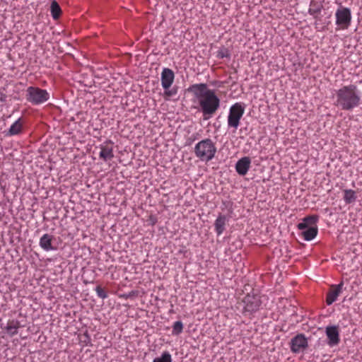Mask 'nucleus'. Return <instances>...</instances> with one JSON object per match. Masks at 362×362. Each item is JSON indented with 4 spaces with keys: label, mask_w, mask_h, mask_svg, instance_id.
<instances>
[{
    "label": "nucleus",
    "mask_w": 362,
    "mask_h": 362,
    "mask_svg": "<svg viewBox=\"0 0 362 362\" xmlns=\"http://www.w3.org/2000/svg\"><path fill=\"white\" fill-rule=\"evenodd\" d=\"M308 347V341L304 334H300L291 341V350L293 353H300Z\"/></svg>",
    "instance_id": "nucleus-10"
},
{
    "label": "nucleus",
    "mask_w": 362,
    "mask_h": 362,
    "mask_svg": "<svg viewBox=\"0 0 362 362\" xmlns=\"http://www.w3.org/2000/svg\"><path fill=\"white\" fill-rule=\"evenodd\" d=\"M245 112V105L240 103H236L233 105L230 109L228 115V127L236 130L240 123V119Z\"/></svg>",
    "instance_id": "nucleus-5"
},
{
    "label": "nucleus",
    "mask_w": 362,
    "mask_h": 362,
    "mask_svg": "<svg viewBox=\"0 0 362 362\" xmlns=\"http://www.w3.org/2000/svg\"><path fill=\"white\" fill-rule=\"evenodd\" d=\"M100 158L103 159L104 161H107L113 158L114 153L112 147L107 145H100Z\"/></svg>",
    "instance_id": "nucleus-16"
},
{
    "label": "nucleus",
    "mask_w": 362,
    "mask_h": 362,
    "mask_svg": "<svg viewBox=\"0 0 362 362\" xmlns=\"http://www.w3.org/2000/svg\"><path fill=\"white\" fill-rule=\"evenodd\" d=\"M344 201L346 204H351L356 200L357 196L355 191L352 189L344 190Z\"/></svg>",
    "instance_id": "nucleus-20"
},
{
    "label": "nucleus",
    "mask_w": 362,
    "mask_h": 362,
    "mask_svg": "<svg viewBox=\"0 0 362 362\" xmlns=\"http://www.w3.org/2000/svg\"><path fill=\"white\" fill-rule=\"evenodd\" d=\"M97 295L98 297H100V298L102 299H105L106 298H107V293L105 292V291L100 286H97L95 289Z\"/></svg>",
    "instance_id": "nucleus-25"
},
{
    "label": "nucleus",
    "mask_w": 362,
    "mask_h": 362,
    "mask_svg": "<svg viewBox=\"0 0 362 362\" xmlns=\"http://www.w3.org/2000/svg\"><path fill=\"white\" fill-rule=\"evenodd\" d=\"M301 231V235L303 237V238L306 241H310L316 237L318 232V229L317 226H315L313 227H310V228H306Z\"/></svg>",
    "instance_id": "nucleus-19"
},
{
    "label": "nucleus",
    "mask_w": 362,
    "mask_h": 362,
    "mask_svg": "<svg viewBox=\"0 0 362 362\" xmlns=\"http://www.w3.org/2000/svg\"><path fill=\"white\" fill-rule=\"evenodd\" d=\"M195 101L199 104L204 119H208L220 107V99L214 90L209 89L205 83L194 84L191 87Z\"/></svg>",
    "instance_id": "nucleus-1"
},
{
    "label": "nucleus",
    "mask_w": 362,
    "mask_h": 362,
    "mask_svg": "<svg viewBox=\"0 0 362 362\" xmlns=\"http://www.w3.org/2000/svg\"><path fill=\"white\" fill-rule=\"evenodd\" d=\"M26 100L33 105L45 103L49 99V93L45 89L29 86L26 89Z\"/></svg>",
    "instance_id": "nucleus-4"
},
{
    "label": "nucleus",
    "mask_w": 362,
    "mask_h": 362,
    "mask_svg": "<svg viewBox=\"0 0 362 362\" xmlns=\"http://www.w3.org/2000/svg\"><path fill=\"white\" fill-rule=\"evenodd\" d=\"M216 151L215 142L209 138L199 141L194 148L196 157L205 162L211 160L214 158Z\"/></svg>",
    "instance_id": "nucleus-3"
},
{
    "label": "nucleus",
    "mask_w": 362,
    "mask_h": 362,
    "mask_svg": "<svg viewBox=\"0 0 362 362\" xmlns=\"http://www.w3.org/2000/svg\"><path fill=\"white\" fill-rule=\"evenodd\" d=\"M250 165L251 159L247 156L243 157L237 161L235 164V170L238 175L244 176L247 173L250 168Z\"/></svg>",
    "instance_id": "nucleus-12"
},
{
    "label": "nucleus",
    "mask_w": 362,
    "mask_h": 362,
    "mask_svg": "<svg viewBox=\"0 0 362 362\" xmlns=\"http://www.w3.org/2000/svg\"><path fill=\"white\" fill-rule=\"evenodd\" d=\"M226 221V217L223 215H219L216 219L214 227L215 231L218 235H221L223 233Z\"/></svg>",
    "instance_id": "nucleus-17"
},
{
    "label": "nucleus",
    "mask_w": 362,
    "mask_h": 362,
    "mask_svg": "<svg viewBox=\"0 0 362 362\" xmlns=\"http://www.w3.org/2000/svg\"><path fill=\"white\" fill-rule=\"evenodd\" d=\"M344 284L341 282L337 285H332L327 294L326 303L328 305H332L337 300L338 296L341 293Z\"/></svg>",
    "instance_id": "nucleus-11"
},
{
    "label": "nucleus",
    "mask_w": 362,
    "mask_h": 362,
    "mask_svg": "<svg viewBox=\"0 0 362 362\" xmlns=\"http://www.w3.org/2000/svg\"><path fill=\"white\" fill-rule=\"evenodd\" d=\"M84 336L87 338V339L89 340V337H88V335L87 334H85Z\"/></svg>",
    "instance_id": "nucleus-26"
},
{
    "label": "nucleus",
    "mask_w": 362,
    "mask_h": 362,
    "mask_svg": "<svg viewBox=\"0 0 362 362\" xmlns=\"http://www.w3.org/2000/svg\"><path fill=\"white\" fill-rule=\"evenodd\" d=\"M243 303L244 312L252 314L259 309L262 302L259 296L247 294L243 299Z\"/></svg>",
    "instance_id": "nucleus-8"
},
{
    "label": "nucleus",
    "mask_w": 362,
    "mask_h": 362,
    "mask_svg": "<svg viewBox=\"0 0 362 362\" xmlns=\"http://www.w3.org/2000/svg\"><path fill=\"white\" fill-rule=\"evenodd\" d=\"M183 330V324L181 321H176L174 322L173 325V331L172 334L173 335H179L182 332Z\"/></svg>",
    "instance_id": "nucleus-24"
},
{
    "label": "nucleus",
    "mask_w": 362,
    "mask_h": 362,
    "mask_svg": "<svg viewBox=\"0 0 362 362\" xmlns=\"http://www.w3.org/2000/svg\"><path fill=\"white\" fill-rule=\"evenodd\" d=\"M216 57L219 59L230 58V52L228 48L221 47L218 50Z\"/></svg>",
    "instance_id": "nucleus-23"
},
{
    "label": "nucleus",
    "mask_w": 362,
    "mask_h": 362,
    "mask_svg": "<svg viewBox=\"0 0 362 362\" xmlns=\"http://www.w3.org/2000/svg\"><path fill=\"white\" fill-rule=\"evenodd\" d=\"M53 239V235L48 233L44 234L40 239V247L47 252L55 250L57 248L52 245Z\"/></svg>",
    "instance_id": "nucleus-13"
},
{
    "label": "nucleus",
    "mask_w": 362,
    "mask_h": 362,
    "mask_svg": "<svg viewBox=\"0 0 362 362\" xmlns=\"http://www.w3.org/2000/svg\"><path fill=\"white\" fill-rule=\"evenodd\" d=\"M325 334L327 337V344L332 347L340 342L339 330L337 325L327 326L325 328Z\"/></svg>",
    "instance_id": "nucleus-9"
},
{
    "label": "nucleus",
    "mask_w": 362,
    "mask_h": 362,
    "mask_svg": "<svg viewBox=\"0 0 362 362\" xmlns=\"http://www.w3.org/2000/svg\"><path fill=\"white\" fill-rule=\"evenodd\" d=\"M337 30H346L351 23V11L349 8L340 6L335 12Z\"/></svg>",
    "instance_id": "nucleus-6"
},
{
    "label": "nucleus",
    "mask_w": 362,
    "mask_h": 362,
    "mask_svg": "<svg viewBox=\"0 0 362 362\" xmlns=\"http://www.w3.org/2000/svg\"><path fill=\"white\" fill-rule=\"evenodd\" d=\"M318 221V216L313 215L305 217L300 223L298 224V228L300 230H303L310 227L317 226L316 223Z\"/></svg>",
    "instance_id": "nucleus-14"
},
{
    "label": "nucleus",
    "mask_w": 362,
    "mask_h": 362,
    "mask_svg": "<svg viewBox=\"0 0 362 362\" xmlns=\"http://www.w3.org/2000/svg\"><path fill=\"white\" fill-rule=\"evenodd\" d=\"M334 105L342 110L350 111L359 106L361 93L354 84L344 86L335 91Z\"/></svg>",
    "instance_id": "nucleus-2"
},
{
    "label": "nucleus",
    "mask_w": 362,
    "mask_h": 362,
    "mask_svg": "<svg viewBox=\"0 0 362 362\" xmlns=\"http://www.w3.org/2000/svg\"><path fill=\"white\" fill-rule=\"evenodd\" d=\"M20 328V323L17 320L8 321L5 330L6 333L10 336H14L18 334V329Z\"/></svg>",
    "instance_id": "nucleus-18"
},
{
    "label": "nucleus",
    "mask_w": 362,
    "mask_h": 362,
    "mask_svg": "<svg viewBox=\"0 0 362 362\" xmlns=\"http://www.w3.org/2000/svg\"><path fill=\"white\" fill-rule=\"evenodd\" d=\"M51 14L54 19H57L61 13V8L59 5L56 1H52L51 3Z\"/></svg>",
    "instance_id": "nucleus-21"
},
{
    "label": "nucleus",
    "mask_w": 362,
    "mask_h": 362,
    "mask_svg": "<svg viewBox=\"0 0 362 362\" xmlns=\"http://www.w3.org/2000/svg\"><path fill=\"white\" fill-rule=\"evenodd\" d=\"M23 130V122L21 118H18L16 120L10 127V128L5 132L6 136H13L18 135L22 132Z\"/></svg>",
    "instance_id": "nucleus-15"
},
{
    "label": "nucleus",
    "mask_w": 362,
    "mask_h": 362,
    "mask_svg": "<svg viewBox=\"0 0 362 362\" xmlns=\"http://www.w3.org/2000/svg\"><path fill=\"white\" fill-rule=\"evenodd\" d=\"M174 79L175 74L173 70L169 68H163L160 75L161 86L165 90V95L168 96H173L176 93L175 91L169 90L174 82Z\"/></svg>",
    "instance_id": "nucleus-7"
},
{
    "label": "nucleus",
    "mask_w": 362,
    "mask_h": 362,
    "mask_svg": "<svg viewBox=\"0 0 362 362\" xmlns=\"http://www.w3.org/2000/svg\"><path fill=\"white\" fill-rule=\"evenodd\" d=\"M153 362H173L172 356L168 351H165L160 356L155 358Z\"/></svg>",
    "instance_id": "nucleus-22"
}]
</instances>
